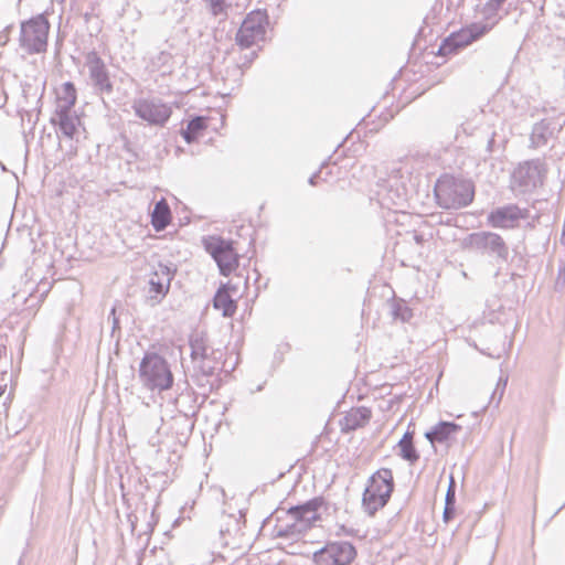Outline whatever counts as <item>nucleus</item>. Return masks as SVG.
Wrapping results in <instances>:
<instances>
[{"label": "nucleus", "mask_w": 565, "mask_h": 565, "mask_svg": "<svg viewBox=\"0 0 565 565\" xmlns=\"http://www.w3.org/2000/svg\"><path fill=\"white\" fill-rule=\"evenodd\" d=\"M77 100V93L75 85L72 82H66L62 85L61 93L57 95L56 109L64 111L72 110Z\"/></svg>", "instance_id": "b1692460"}, {"label": "nucleus", "mask_w": 565, "mask_h": 565, "mask_svg": "<svg viewBox=\"0 0 565 565\" xmlns=\"http://www.w3.org/2000/svg\"><path fill=\"white\" fill-rule=\"evenodd\" d=\"M13 29V25L12 24H9L7 25L3 31L1 32L0 34V39L3 40V43L2 44H7V42L9 41V34L10 32L12 31Z\"/></svg>", "instance_id": "f704fd0d"}, {"label": "nucleus", "mask_w": 565, "mask_h": 565, "mask_svg": "<svg viewBox=\"0 0 565 565\" xmlns=\"http://www.w3.org/2000/svg\"><path fill=\"white\" fill-rule=\"evenodd\" d=\"M445 504L456 505V481L452 476L449 477V484L445 497Z\"/></svg>", "instance_id": "c756f323"}, {"label": "nucleus", "mask_w": 565, "mask_h": 565, "mask_svg": "<svg viewBox=\"0 0 565 565\" xmlns=\"http://www.w3.org/2000/svg\"><path fill=\"white\" fill-rule=\"evenodd\" d=\"M237 292L236 286L231 282L221 285L213 298V307L217 310H222L223 317H233L237 309L236 300L232 298L230 292Z\"/></svg>", "instance_id": "2eb2a0df"}, {"label": "nucleus", "mask_w": 565, "mask_h": 565, "mask_svg": "<svg viewBox=\"0 0 565 565\" xmlns=\"http://www.w3.org/2000/svg\"><path fill=\"white\" fill-rule=\"evenodd\" d=\"M545 163L540 159H534L519 164L513 177L521 186L536 188L543 183Z\"/></svg>", "instance_id": "ddd939ff"}, {"label": "nucleus", "mask_w": 565, "mask_h": 565, "mask_svg": "<svg viewBox=\"0 0 565 565\" xmlns=\"http://www.w3.org/2000/svg\"><path fill=\"white\" fill-rule=\"evenodd\" d=\"M51 124L57 126L64 137L73 139L77 132V126L81 124V120L75 114H72V110L64 111L63 109H56L54 116L51 118Z\"/></svg>", "instance_id": "a211bd4d"}, {"label": "nucleus", "mask_w": 565, "mask_h": 565, "mask_svg": "<svg viewBox=\"0 0 565 565\" xmlns=\"http://www.w3.org/2000/svg\"><path fill=\"white\" fill-rule=\"evenodd\" d=\"M372 412L367 407L352 408L340 420V427L343 433H350L364 427L371 419Z\"/></svg>", "instance_id": "f3484780"}, {"label": "nucleus", "mask_w": 565, "mask_h": 565, "mask_svg": "<svg viewBox=\"0 0 565 565\" xmlns=\"http://www.w3.org/2000/svg\"><path fill=\"white\" fill-rule=\"evenodd\" d=\"M456 505L445 504L443 519L446 523L450 522L455 518Z\"/></svg>", "instance_id": "2f4dec72"}, {"label": "nucleus", "mask_w": 565, "mask_h": 565, "mask_svg": "<svg viewBox=\"0 0 565 565\" xmlns=\"http://www.w3.org/2000/svg\"><path fill=\"white\" fill-rule=\"evenodd\" d=\"M507 379L503 381V384H502V387L500 386V383H498L497 385V388L494 390L492 396H491V399L493 401L495 398V395L499 394V397H498V402L499 403L503 396V393H504V388H505V385H507ZM501 382V380L499 381Z\"/></svg>", "instance_id": "72a5a7b5"}, {"label": "nucleus", "mask_w": 565, "mask_h": 565, "mask_svg": "<svg viewBox=\"0 0 565 565\" xmlns=\"http://www.w3.org/2000/svg\"><path fill=\"white\" fill-rule=\"evenodd\" d=\"M494 136H495V134L493 132L492 136L489 138L488 143H487V151L489 153H491L493 151Z\"/></svg>", "instance_id": "c9c22d12"}, {"label": "nucleus", "mask_w": 565, "mask_h": 565, "mask_svg": "<svg viewBox=\"0 0 565 565\" xmlns=\"http://www.w3.org/2000/svg\"><path fill=\"white\" fill-rule=\"evenodd\" d=\"M527 217V210H522L515 204L497 207L488 215V223L492 227L513 228L518 222Z\"/></svg>", "instance_id": "4468645a"}, {"label": "nucleus", "mask_w": 565, "mask_h": 565, "mask_svg": "<svg viewBox=\"0 0 565 565\" xmlns=\"http://www.w3.org/2000/svg\"><path fill=\"white\" fill-rule=\"evenodd\" d=\"M461 426L454 422H440L436 426H434L429 431L425 434V437L429 440L430 444L435 443H446L449 440L451 435L459 431Z\"/></svg>", "instance_id": "6ab92c4d"}, {"label": "nucleus", "mask_w": 565, "mask_h": 565, "mask_svg": "<svg viewBox=\"0 0 565 565\" xmlns=\"http://www.w3.org/2000/svg\"><path fill=\"white\" fill-rule=\"evenodd\" d=\"M50 23L43 14H38L21 23L20 46L29 54L46 51Z\"/></svg>", "instance_id": "423d86ee"}, {"label": "nucleus", "mask_w": 565, "mask_h": 565, "mask_svg": "<svg viewBox=\"0 0 565 565\" xmlns=\"http://www.w3.org/2000/svg\"><path fill=\"white\" fill-rule=\"evenodd\" d=\"M256 56V53L255 52H252L250 55H249V60L248 62H252V60Z\"/></svg>", "instance_id": "ea45409f"}, {"label": "nucleus", "mask_w": 565, "mask_h": 565, "mask_svg": "<svg viewBox=\"0 0 565 565\" xmlns=\"http://www.w3.org/2000/svg\"><path fill=\"white\" fill-rule=\"evenodd\" d=\"M58 2H64V0H57Z\"/></svg>", "instance_id": "79ce46f5"}, {"label": "nucleus", "mask_w": 565, "mask_h": 565, "mask_svg": "<svg viewBox=\"0 0 565 565\" xmlns=\"http://www.w3.org/2000/svg\"><path fill=\"white\" fill-rule=\"evenodd\" d=\"M85 66L88 71V78L94 92L100 96L111 95L114 84L109 71L96 51H90L85 56Z\"/></svg>", "instance_id": "9b49d317"}, {"label": "nucleus", "mask_w": 565, "mask_h": 565, "mask_svg": "<svg viewBox=\"0 0 565 565\" xmlns=\"http://www.w3.org/2000/svg\"><path fill=\"white\" fill-rule=\"evenodd\" d=\"M216 351L211 350V354L200 358L193 361V371L194 375L198 377V381H201V377H211L215 374V370L217 367V361L215 358ZM199 385H203V383L199 382Z\"/></svg>", "instance_id": "aec40b11"}, {"label": "nucleus", "mask_w": 565, "mask_h": 565, "mask_svg": "<svg viewBox=\"0 0 565 565\" xmlns=\"http://www.w3.org/2000/svg\"><path fill=\"white\" fill-rule=\"evenodd\" d=\"M414 239L417 244H422L424 242V237L420 234H415Z\"/></svg>", "instance_id": "58836bf2"}, {"label": "nucleus", "mask_w": 565, "mask_h": 565, "mask_svg": "<svg viewBox=\"0 0 565 565\" xmlns=\"http://www.w3.org/2000/svg\"><path fill=\"white\" fill-rule=\"evenodd\" d=\"M109 319L111 320V334L114 335V333L117 331V330H120V326H119V319L118 317L116 316V306H114L110 310V313H109Z\"/></svg>", "instance_id": "473e14b6"}, {"label": "nucleus", "mask_w": 565, "mask_h": 565, "mask_svg": "<svg viewBox=\"0 0 565 565\" xmlns=\"http://www.w3.org/2000/svg\"><path fill=\"white\" fill-rule=\"evenodd\" d=\"M177 269L173 265L159 263L150 275L147 301L150 306L159 305L170 289Z\"/></svg>", "instance_id": "f8f14e48"}, {"label": "nucleus", "mask_w": 565, "mask_h": 565, "mask_svg": "<svg viewBox=\"0 0 565 565\" xmlns=\"http://www.w3.org/2000/svg\"><path fill=\"white\" fill-rule=\"evenodd\" d=\"M459 49L460 46L458 45L456 38L452 34H450L449 36L443 40L438 49V54L447 56L456 53Z\"/></svg>", "instance_id": "c85d7f7f"}, {"label": "nucleus", "mask_w": 565, "mask_h": 565, "mask_svg": "<svg viewBox=\"0 0 565 565\" xmlns=\"http://www.w3.org/2000/svg\"><path fill=\"white\" fill-rule=\"evenodd\" d=\"M321 173H322V170H320L319 172H317V173L312 174V175L309 178V181H308V182H309V184H310V185H316V184H317V180L320 178Z\"/></svg>", "instance_id": "e433bc0d"}, {"label": "nucleus", "mask_w": 565, "mask_h": 565, "mask_svg": "<svg viewBox=\"0 0 565 565\" xmlns=\"http://www.w3.org/2000/svg\"><path fill=\"white\" fill-rule=\"evenodd\" d=\"M390 309L394 320L408 322L413 318V310L404 299L394 298L390 302Z\"/></svg>", "instance_id": "393cba45"}, {"label": "nucleus", "mask_w": 565, "mask_h": 565, "mask_svg": "<svg viewBox=\"0 0 565 565\" xmlns=\"http://www.w3.org/2000/svg\"><path fill=\"white\" fill-rule=\"evenodd\" d=\"M211 6V12L214 17H217L225 11V0H209Z\"/></svg>", "instance_id": "7c9ffc66"}, {"label": "nucleus", "mask_w": 565, "mask_h": 565, "mask_svg": "<svg viewBox=\"0 0 565 565\" xmlns=\"http://www.w3.org/2000/svg\"><path fill=\"white\" fill-rule=\"evenodd\" d=\"M399 441L414 443V441H413V433H411V431H408V430H407V431L403 435V437H402V439H401Z\"/></svg>", "instance_id": "4c0bfd02"}, {"label": "nucleus", "mask_w": 565, "mask_h": 565, "mask_svg": "<svg viewBox=\"0 0 565 565\" xmlns=\"http://www.w3.org/2000/svg\"><path fill=\"white\" fill-rule=\"evenodd\" d=\"M394 490L393 472L388 468L375 471L367 481L363 492L362 507L369 515H374L383 509L391 499Z\"/></svg>", "instance_id": "20e7f679"}, {"label": "nucleus", "mask_w": 565, "mask_h": 565, "mask_svg": "<svg viewBox=\"0 0 565 565\" xmlns=\"http://www.w3.org/2000/svg\"><path fill=\"white\" fill-rule=\"evenodd\" d=\"M181 398H182V395H181V396H179L178 398H175V405H177V406L180 404Z\"/></svg>", "instance_id": "a19ab883"}, {"label": "nucleus", "mask_w": 565, "mask_h": 565, "mask_svg": "<svg viewBox=\"0 0 565 565\" xmlns=\"http://www.w3.org/2000/svg\"><path fill=\"white\" fill-rule=\"evenodd\" d=\"M438 206L445 210H459L470 205L475 199V184L470 180L441 174L434 186Z\"/></svg>", "instance_id": "f03ea898"}, {"label": "nucleus", "mask_w": 565, "mask_h": 565, "mask_svg": "<svg viewBox=\"0 0 565 565\" xmlns=\"http://www.w3.org/2000/svg\"><path fill=\"white\" fill-rule=\"evenodd\" d=\"M356 557L354 545L347 541L329 542L313 553L316 565H350Z\"/></svg>", "instance_id": "9d476101"}, {"label": "nucleus", "mask_w": 565, "mask_h": 565, "mask_svg": "<svg viewBox=\"0 0 565 565\" xmlns=\"http://www.w3.org/2000/svg\"><path fill=\"white\" fill-rule=\"evenodd\" d=\"M489 30H491V25H480L479 23H473L469 28L462 29L461 31L451 34L456 38L460 49H462L484 35Z\"/></svg>", "instance_id": "4be33fe9"}, {"label": "nucleus", "mask_w": 565, "mask_h": 565, "mask_svg": "<svg viewBox=\"0 0 565 565\" xmlns=\"http://www.w3.org/2000/svg\"><path fill=\"white\" fill-rule=\"evenodd\" d=\"M135 115L151 126L163 127L172 115V108L160 98H135L131 104Z\"/></svg>", "instance_id": "1a4fd4ad"}, {"label": "nucleus", "mask_w": 565, "mask_h": 565, "mask_svg": "<svg viewBox=\"0 0 565 565\" xmlns=\"http://www.w3.org/2000/svg\"><path fill=\"white\" fill-rule=\"evenodd\" d=\"M205 250L217 264L220 274L228 276L238 266V255L231 241L221 236H210L203 241Z\"/></svg>", "instance_id": "6e6552de"}, {"label": "nucleus", "mask_w": 565, "mask_h": 565, "mask_svg": "<svg viewBox=\"0 0 565 565\" xmlns=\"http://www.w3.org/2000/svg\"><path fill=\"white\" fill-rule=\"evenodd\" d=\"M397 446L399 448V456L404 460L413 465L419 459V454L416 450L414 443L398 441Z\"/></svg>", "instance_id": "cd10ccee"}, {"label": "nucleus", "mask_w": 565, "mask_h": 565, "mask_svg": "<svg viewBox=\"0 0 565 565\" xmlns=\"http://www.w3.org/2000/svg\"><path fill=\"white\" fill-rule=\"evenodd\" d=\"M268 14L266 10H254L243 20L235 41L243 49L250 47L256 42L265 39Z\"/></svg>", "instance_id": "0eeeda50"}, {"label": "nucleus", "mask_w": 565, "mask_h": 565, "mask_svg": "<svg viewBox=\"0 0 565 565\" xmlns=\"http://www.w3.org/2000/svg\"><path fill=\"white\" fill-rule=\"evenodd\" d=\"M189 344H190V349H191L190 356H191L192 362L200 358L211 354V349L209 348L203 334H199V333L193 334L190 338Z\"/></svg>", "instance_id": "a878e982"}, {"label": "nucleus", "mask_w": 565, "mask_h": 565, "mask_svg": "<svg viewBox=\"0 0 565 565\" xmlns=\"http://www.w3.org/2000/svg\"><path fill=\"white\" fill-rule=\"evenodd\" d=\"M505 0H489L482 8L481 14L486 20V23L481 25H491V29L499 20V9L502 7Z\"/></svg>", "instance_id": "bb28decb"}, {"label": "nucleus", "mask_w": 565, "mask_h": 565, "mask_svg": "<svg viewBox=\"0 0 565 565\" xmlns=\"http://www.w3.org/2000/svg\"><path fill=\"white\" fill-rule=\"evenodd\" d=\"M322 497H316L287 510V521L278 520L274 526L275 537L298 539L320 520L319 509L324 504Z\"/></svg>", "instance_id": "f257e3e1"}, {"label": "nucleus", "mask_w": 565, "mask_h": 565, "mask_svg": "<svg viewBox=\"0 0 565 565\" xmlns=\"http://www.w3.org/2000/svg\"><path fill=\"white\" fill-rule=\"evenodd\" d=\"M138 376L141 384L150 391H167L174 382L168 361L156 352L145 353L139 364Z\"/></svg>", "instance_id": "7ed1b4c3"}, {"label": "nucleus", "mask_w": 565, "mask_h": 565, "mask_svg": "<svg viewBox=\"0 0 565 565\" xmlns=\"http://www.w3.org/2000/svg\"><path fill=\"white\" fill-rule=\"evenodd\" d=\"M465 247L470 248L495 263H507L510 249L502 236L494 232L480 231L468 235L463 241Z\"/></svg>", "instance_id": "39448f33"}, {"label": "nucleus", "mask_w": 565, "mask_h": 565, "mask_svg": "<svg viewBox=\"0 0 565 565\" xmlns=\"http://www.w3.org/2000/svg\"><path fill=\"white\" fill-rule=\"evenodd\" d=\"M171 221V210L166 199L159 200L151 213V224L157 232L167 228Z\"/></svg>", "instance_id": "412c9836"}, {"label": "nucleus", "mask_w": 565, "mask_h": 565, "mask_svg": "<svg viewBox=\"0 0 565 565\" xmlns=\"http://www.w3.org/2000/svg\"><path fill=\"white\" fill-rule=\"evenodd\" d=\"M207 128L206 118L196 116L190 119L185 128L181 129V135L186 143L196 141L200 135Z\"/></svg>", "instance_id": "5701e85b"}, {"label": "nucleus", "mask_w": 565, "mask_h": 565, "mask_svg": "<svg viewBox=\"0 0 565 565\" xmlns=\"http://www.w3.org/2000/svg\"><path fill=\"white\" fill-rule=\"evenodd\" d=\"M563 128L561 125L558 128L555 127L552 119L544 118L539 122L534 124L530 137L531 146L533 148H540L545 146L551 138H554L557 132Z\"/></svg>", "instance_id": "dca6fc26"}]
</instances>
